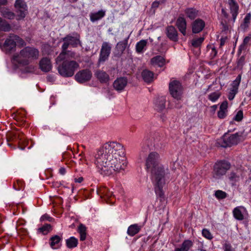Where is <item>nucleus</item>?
<instances>
[{
    "label": "nucleus",
    "instance_id": "f257e3e1",
    "mask_svg": "<svg viewBox=\"0 0 251 251\" xmlns=\"http://www.w3.org/2000/svg\"><path fill=\"white\" fill-rule=\"evenodd\" d=\"M95 164L103 176L113 175L124 170L127 163L124 146L116 142L104 144L95 155Z\"/></svg>",
    "mask_w": 251,
    "mask_h": 251
},
{
    "label": "nucleus",
    "instance_id": "f03ea898",
    "mask_svg": "<svg viewBox=\"0 0 251 251\" xmlns=\"http://www.w3.org/2000/svg\"><path fill=\"white\" fill-rule=\"evenodd\" d=\"M145 168L151 173L155 194L163 197V188L169 180V171L161 163L160 156L157 152L152 151L149 154L145 160Z\"/></svg>",
    "mask_w": 251,
    "mask_h": 251
},
{
    "label": "nucleus",
    "instance_id": "7ed1b4c3",
    "mask_svg": "<svg viewBox=\"0 0 251 251\" xmlns=\"http://www.w3.org/2000/svg\"><path fill=\"white\" fill-rule=\"evenodd\" d=\"M39 56V51L35 48L26 47L19 53L14 55L13 60L22 66H26L37 60Z\"/></svg>",
    "mask_w": 251,
    "mask_h": 251
},
{
    "label": "nucleus",
    "instance_id": "20e7f679",
    "mask_svg": "<svg viewBox=\"0 0 251 251\" xmlns=\"http://www.w3.org/2000/svg\"><path fill=\"white\" fill-rule=\"evenodd\" d=\"M66 56L62 59L57 61V57L55 59L57 65L58 73L63 77H69L74 75L75 72L79 68V64L75 60L66 59Z\"/></svg>",
    "mask_w": 251,
    "mask_h": 251
},
{
    "label": "nucleus",
    "instance_id": "39448f33",
    "mask_svg": "<svg viewBox=\"0 0 251 251\" xmlns=\"http://www.w3.org/2000/svg\"><path fill=\"white\" fill-rule=\"evenodd\" d=\"M62 40L64 43L61 47L62 51L57 56V61L61 60L64 55H66L67 49L70 45L73 48H76L79 45L81 46L80 35L77 33L68 34Z\"/></svg>",
    "mask_w": 251,
    "mask_h": 251
},
{
    "label": "nucleus",
    "instance_id": "423d86ee",
    "mask_svg": "<svg viewBox=\"0 0 251 251\" xmlns=\"http://www.w3.org/2000/svg\"><path fill=\"white\" fill-rule=\"evenodd\" d=\"M242 133H236L229 135L228 134H225L221 138L217 140V144L223 148L231 147L237 145L239 141Z\"/></svg>",
    "mask_w": 251,
    "mask_h": 251
},
{
    "label": "nucleus",
    "instance_id": "0eeeda50",
    "mask_svg": "<svg viewBox=\"0 0 251 251\" xmlns=\"http://www.w3.org/2000/svg\"><path fill=\"white\" fill-rule=\"evenodd\" d=\"M230 167V163L228 161L225 160L217 161L214 165L213 176L216 179L220 178L226 174Z\"/></svg>",
    "mask_w": 251,
    "mask_h": 251
},
{
    "label": "nucleus",
    "instance_id": "6e6552de",
    "mask_svg": "<svg viewBox=\"0 0 251 251\" xmlns=\"http://www.w3.org/2000/svg\"><path fill=\"white\" fill-rule=\"evenodd\" d=\"M169 88L170 94L174 98L177 100L181 99L183 94V87L179 81L171 80L169 83Z\"/></svg>",
    "mask_w": 251,
    "mask_h": 251
},
{
    "label": "nucleus",
    "instance_id": "1a4fd4ad",
    "mask_svg": "<svg viewBox=\"0 0 251 251\" xmlns=\"http://www.w3.org/2000/svg\"><path fill=\"white\" fill-rule=\"evenodd\" d=\"M15 7L17 13L16 19L18 21L24 19L27 13V5L25 2L23 0H16Z\"/></svg>",
    "mask_w": 251,
    "mask_h": 251
},
{
    "label": "nucleus",
    "instance_id": "9d476101",
    "mask_svg": "<svg viewBox=\"0 0 251 251\" xmlns=\"http://www.w3.org/2000/svg\"><path fill=\"white\" fill-rule=\"evenodd\" d=\"M111 45L109 43L106 42H103L98 60L99 64L104 62L108 59L111 53Z\"/></svg>",
    "mask_w": 251,
    "mask_h": 251
},
{
    "label": "nucleus",
    "instance_id": "9b49d317",
    "mask_svg": "<svg viewBox=\"0 0 251 251\" xmlns=\"http://www.w3.org/2000/svg\"><path fill=\"white\" fill-rule=\"evenodd\" d=\"M92 76V74L89 69H84L78 71L75 75V79L80 83L89 81Z\"/></svg>",
    "mask_w": 251,
    "mask_h": 251
},
{
    "label": "nucleus",
    "instance_id": "f8f14e48",
    "mask_svg": "<svg viewBox=\"0 0 251 251\" xmlns=\"http://www.w3.org/2000/svg\"><path fill=\"white\" fill-rule=\"evenodd\" d=\"M232 213L234 218L239 221H242L248 217V211L243 206L235 207L232 211Z\"/></svg>",
    "mask_w": 251,
    "mask_h": 251
},
{
    "label": "nucleus",
    "instance_id": "ddd939ff",
    "mask_svg": "<svg viewBox=\"0 0 251 251\" xmlns=\"http://www.w3.org/2000/svg\"><path fill=\"white\" fill-rule=\"evenodd\" d=\"M227 4L232 15V20L233 22H235L239 13V5L235 0H227Z\"/></svg>",
    "mask_w": 251,
    "mask_h": 251
},
{
    "label": "nucleus",
    "instance_id": "4468645a",
    "mask_svg": "<svg viewBox=\"0 0 251 251\" xmlns=\"http://www.w3.org/2000/svg\"><path fill=\"white\" fill-rule=\"evenodd\" d=\"M127 83V79L125 77L117 78L113 82L114 88L119 92H122Z\"/></svg>",
    "mask_w": 251,
    "mask_h": 251
},
{
    "label": "nucleus",
    "instance_id": "2eb2a0df",
    "mask_svg": "<svg viewBox=\"0 0 251 251\" xmlns=\"http://www.w3.org/2000/svg\"><path fill=\"white\" fill-rule=\"evenodd\" d=\"M166 33L170 40L174 42L178 40L177 31L174 26H168L166 28Z\"/></svg>",
    "mask_w": 251,
    "mask_h": 251
},
{
    "label": "nucleus",
    "instance_id": "dca6fc26",
    "mask_svg": "<svg viewBox=\"0 0 251 251\" xmlns=\"http://www.w3.org/2000/svg\"><path fill=\"white\" fill-rule=\"evenodd\" d=\"M176 26L183 35H186L187 23L186 19L183 17H178L176 21Z\"/></svg>",
    "mask_w": 251,
    "mask_h": 251
},
{
    "label": "nucleus",
    "instance_id": "f3484780",
    "mask_svg": "<svg viewBox=\"0 0 251 251\" xmlns=\"http://www.w3.org/2000/svg\"><path fill=\"white\" fill-rule=\"evenodd\" d=\"M192 31L194 33H198L202 30L205 26V22L201 19H197L192 25Z\"/></svg>",
    "mask_w": 251,
    "mask_h": 251
},
{
    "label": "nucleus",
    "instance_id": "a211bd4d",
    "mask_svg": "<svg viewBox=\"0 0 251 251\" xmlns=\"http://www.w3.org/2000/svg\"><path fill=\"white\" fill-rule=\"evenodd\" d=\"M251 45V34L246 36L242 43L239 46L237 51V54L241 55L243 51H245L247 48Z\"/></svg>",
    "mask_w": 251,
    "mask_h": 251
},
{
    "label": "nucleus",
    "instance_id": "6ab92c4d",
    "mask_svg": "<svg viewBox=\"0 0 251 251\" xmlns=\"http://www.w3.org/2000/svg\"><path fill=\"white\" fill-rule=\"evenodd\" d=\"M62 237L55 235L51 236L50 239V247L54 250L58 249L61 246Z\"/></svg>",
    "mask_w": 251,
    "mask_h": 251
},
{
    "label": "nucleus",
    "instance_id": "aec40b11",
    "mask_svg": "<svg viewBox=\"0 0 251 251\" xmlns=\"http://www.w3.org/2000/svg\"><path fill=\"white\" fill-rule=\"evenodd\" d=\"M12 34H10L9 35L8 38L5 40L3 45L4 48L8 52L15 50L16 46L15 39H13L14 38L11 37Z\"/></svg>",
    "mask_w": 251,
    "mask_h": 251
},
{
    "label": "nucleus",
    "instance_id": "412c9836",
    "mask_svg": "<svg viewBox=\"0 0 251 251\" xmlns=\"http://www.w3.org/2000/svg\"><path fill=\"white\" fill-rule=\"evenodd\" d=\"M184 14L187 18L190 20H194L199 16L200 12L194 7H187L184 10Z\"/></svg>",
    "mask_w": 251,
    "mask_h": 251
},
{
    "label": "nucleus",
    "instance_id": "4be33fe9",
    "mask_svg": "<svg viewBox=\"0 0 251 251\" xmlns=\"http://www.w3.org/2000/svg\"><path fill=\"white\" fill-rule=\"evenodd\" d=\"M40 68L44 72H48L51 69L50 61L47 57L43 58L39 63Z\"/></svg>",
    "mask_w": 251,
    "mask_h": 251
},
{
    "label": "nucleus",
    "instance_id": "5701e85b",
    "mask_svg": "<svg viewBox=\"0 0 251 251\" xmlns=\"http://www.w3.org/2000/svg\"><path fill=\"white\" fill-rule=\"evenodd\" d=\"M95 75L101 83H106L109 80V75L104 71L97 70L95 73Z\"/></svg>",
    "mask_w": 251,
    "mask_h": 251
},
{
    "label": "nucleus",
    "instance_id": "b1692460",
    "mask_svg": "<svg viewBox=\"0 0 251 251\" xmlns=\"http://www.w3.org/2000/svg\"><path fill=\"white\" fill-rule=\"evenodd\" d=\"M228 102L226 100L224 101L220 106V109L217 115L219 119H224L227 115Z\"/></svg>",
    "mask_w": 251,
    "mask_h": 251
},
{
    "label": "nucleus",
    "instance_id": "393cba45",
    "mask_svg": "<svg viewBox=\"0 0 251 251\" xmlns=\"http://www.w3.org/2000/svg\"><path fill=\"white\" fill-rule=\"evenodd\" d=\"M166 99L161 97L156 99L154 102L155 109L158 111H162L165 108Z\"/></svg>",
    "mask_w": 251,
    "mask_h": 251
},
{
    "label": "nucleus",
    "instance_id": "a878e982",
    "mask_svg": "<svg viewBox=\"0 0 251 251\" xmlns=\"http://www.w3.org/2000/svg\"><path fill=\"white\" fill-rule=\"evenodd\" d=\"M105 15V11L103 10H99L96 12H91L90 14V20L92 22L99 21L103 18Z\"/></svg>",
    "mask_w": 251,
    "mask_h": 251
},
{
    "label": "nucleus",
    "instance_id": "bb28decb",
    "mask_svg": "<svg viewBox=\"0 0 251 251\" xmlns=\"http://www.w3.org/2000/svg\"><path fill=\"white\" fill-rule=\"evenodd\" d=\"M23 134L19 132H12L8 134L7 142L12 141L17 142V141H23Z\"/></svg>",
    "mask_w": 251,
    "mask_h": 251
},
{
    "label": "nucleus",
    "instance_id": "cd10ccee",
    "mask_svg": "<svg viewBox=\"0 0 251 251\" xmlns=\"http://www.w3.org/2000/svg\"><path fill=\"white\" fill-rule=\"evenodd\" d=\"M98 193L101 198H104L105 200L109 199L113 196V192L110 191L109 189L105 187L100 188L98 191Z\"/></svg>",
    "mask_w": 251,
    "mask_h": 251
},
{
    "label": "nucleus",
    "instance_id": "c85d7f7f",
    "mask_svg": "<svg viewBox=\"0 0 251 251\" xmlns=\"http://www.w3.org/2000/svg\"><path fill=\"white\" fill-rule=\"evenodd\" d=\"M151 63L153 66L162 67L165 65V59L162 56L157 55L151 59Z\"/></svg>",
    "mask_w": 251,
    "mask_h": 251
},
{
    "label": "nucleus",
    "instance_id": "c756f323",
    "mask_svg": "<svg viewBox=\"0 0 251 251\" xmlns=\"http://www.w3.org/2000/svg\"><path fill=\"white\" fill-rule=\"evenodd\" d=\"M237 55L238 56V58H237L236 60V65L234 68V70H239L242 71L243 69V67L246 63V56L245 55H238L237 53Z\"/></svg>",
    "mask_w": 251,
    "mask_h": 251
},
{
    "label": "nucleus",
    "instance_id": "7c9ffc66",
    "mask_svg": "<svg viewBox=\"0 0 251 251\" xmlns=\"http://www.w3.org/2000/svg\"><path fill=\"white\" fill-rule=\"evenodd\" d=\"M154 73L148 70H144L142 72V77L147 83H151L154 78Z\"/></svg>",
    "mask_w": 251,
    "mask_h": 251
},
{
    "label": "nucleus",
    "instance_id": "2f4dec72",
    "mask_svg": "<svg viewBox=\"0 0 251 251\" xmlns=\"http://www.w3.org/2000/svg\"><path fill=\"white\" fill-rule=\"evenodd\" d=\"M193 243L191 240H185L182 243L180 248H176L174 251H189L193 246Z\"/></svg>",
    "mask_w": 251,
    "mask_h": 251
},
{
    "label": "nucleus",
    "instance_id": "473e14b6",
    "mask_svg": "<svg viewBox=\"0 0 251 251\" xmlns=\"http://www.w3.org/2000/svg\"><path fill=\"white\" fill-rule=\"evenodd\" d=\"M140 229L137 224L132 225L128 227L127 233L130 236H133L140 231Z\"/></svg>",
    "mask_w": 251,
    "mask_h": 251
},
{
    "label": "nucleus",
    "instance_id": "72a5a7b5",
    "mask_svg": "<svg viewBox=\"0 0 251 251\" xmlns=\"http://www.w3.org/2000/svg\"><path fill=\"white\" fill-rule=\"evenodd\" d=\"M66 244L68 248H75L78 245V240L75 237L72 236L66 240Z\"/></svg>",
    "mask_w": 251,
    "mask_h": 251
},
{
    "label": "nucleus",
    "instance_id": "f704fd0d",
    "mask_svg": "<svg viewBox=\"0 0 251 251\" xmlns=\"http://www.w3.org/2000/svg\"><path fill=\"white\" fill-rule=\"evenodd\" d=\"M147 45V41L146 40H141L137 42L136 45V51L137 53H142L145 50V48Z\"/></svg>",
    "mask_w": 251,
    "mask_h": 251
},
{
    "label": "nucleus",
    "instance_id": "c9c22d12",
    "mask_svg": "<svg viewBox=\"0 0 251 251\" xmlns=\"http://www.w3.org/2000/svg\"><path fill=\"white\" fill-rule=\"evenodd\" d=\"M80 234V240L84 241L86 238V227L83 224H80L77 230Z\"/></svg>",
    "mask_w": 251,
    "mask_h": 251
},
{
    "label": "nucleus",
    "instance_id": "e433bc0d",
    "mask_svg": "<svg viewBox=\"0 0 251 251\" xmlns=\"http://www.w3.org/2000/svg\"><path fill=\"white\" fill-rule=\"evenodd\" d=\"M2 16L8 19H13L15 17V14L8 9H3L1 11Z\"/></svg>",
    "mask_w": 251,
    "mask_h": 251
},
{
    "label": "nucleus",
    "instance_id": "4c0bfd02",
    "mask_svg": "<svg viewBox=\"0 0 251 251\" xmlns=\"http://www.w3.org/2000/svg\"><path fill=\"white\" fill-rule=\"evenodd\" d=\"M11 28L10 25L8 24L6 21L3 20L0 17V30L5 32H8L11 30Z\"/></svg>",
    "mask_w": 251,
    "mask_h": 251
},
{
    "label": "nucleus",
    "instance_id": "58836bf2",
    "mask_svg": "<svg viewBox=\"0 0 251 251\" xmlns=\"http://www.w3.org/2000/svg\"><path fill=\"white\" fill-rule=\"evenodd\" d=\"M251 14L248 13L246 14V15L245 16V17L244 19L243 23L241 25V28L244 30L247 29L249 26V25L251 23Z\"/></svg>",
    "mask_w": 251,
    "mask_h": 251
},
{
    "label": "nucleus",
    "instance_id": "ea45409f",
    "mask_svg": "<svg viewBox=\"0 0 251 251\" xmlns=\"http://www.w3.org/2000/svg\"><path fill=\"white\" fill-rule=\"evenodd\" d=\"M128 39V38L124 40L123 41H120L117 43L116 48L118 50L122 52L125 50L127 44Z\"/></svg>",
    "mask_w": 251,
    "mask_h": 251
},
{
    "label": "nucleus",
    "instance_id": "a19ab883",
    "mask_svg": "<svg viewBox=\"0 0 251 251\" xmlns=\"http://www.w3.org/2000/svg\"><path fill=\"white\" fill-rule=\"evenodd\" d=\"M221 96V92L219 91H215L210 94L208 96V99L212 102L216 101Z\"/></svg>",
    "mask_w": 251,
    "mask_h": 251
},
{
    "label": "nucleus",
    "instance_id": "79ce46f5",
    "mask_svg": "<svg viewBox=\"0 0 251 251\" xmlns=\"http://www.w3.org/2000/svg\"><path fill=\"white\" fill-rule=\"evenodd\" d=\"M242 75L239 74L238 75L236 79L233 81L231 83V89H235L238 91L239 86L240 85Z\"/></svg>",
    "mask_w": 251,
    "mask_h": 251
},
{
    "label": "nucleus",
    "instance_id": "37998d69",
    "mask_svg": "<svg viewBox=\"0 0 251 251\" xmlns=\"http://www.w3.org/2000/svg\"><path fill=\"white\" fill-rule=\"evenodd\" d=\"M51 226L50 224H46L38 228V231L44 235L47 234L51 230Z\"/></svg>",
    "mask_w": 251,
    "mask_h": 251
},
{
    "label": "nucleus",
    "instance_id": "c03bdc74",
    "mask_svg": "<svg viewBox=\"0 0 251 251\" xmlns=\"http://www.w3.org/2000/svg\"><path fill=\"white\" fill-rule=\"evenodd\" d=\"M215 196L219 200L224 199L227 197V194L222 190H217L215 192Z\"/></svg>",
    "mask_w": 251,
    "mask_h": 251
},
{
    "label": "nucleus",
    "instance_id": "a18cd8bd",
    "mask_svg": "<svg viewBox=\"0 0 251 251\" xmlns=\"http://www.w3.org/2000/svg\"><path fill=\"white\" fill-rule=\"evenodd\" d=\"M203 37H200L192 41V45L196 48L200 47L204 41Z\"/></svg>",
    "mask_w": 251,
    "mask_h": 251
},
{
    "label": "nucleus",
    "instance_id": "49530a36",
    "mask_svg": "<svg viewBox=\"0 0 251 251\" xmlns=\"http://www.w3.org/2000/svg\"><path fill=\"white\" fill-rule=\"evenodd\" d=\"M11 37L14 38L13 39H15L16 43H18L21 47H23L25 45V41L18 35L12 34Z\"/></svg>",
    "mask_w": 251,
    "mask_h": 251
},
{
    "label": "nucleus",
    "instance_id": "de8ad7c7",
    "mask_svg": "<svg viewBox=\"0 0 251 251\" xmlns=\"http://www.w3.org/2000/svg\"><path fill=\"white\" fill-rule=\"evenodd\" d=\"M223 249L224 251H236L235 249L233 248L231 244L227 241H226L223 244Z\"/></svg>",
    "mask_w": 251,
    "mask_h": 251
},
{
    "label": "nucleus",
    "instance_id": "09e8293b",
    "mask_svg": "<svg viewBox=\"0 0 251 251\" xmlns=\"http://www.w3.org/2000/svg\"><path fill=\"white\" fill-rule=\"evenodd\" d=\"M202 235L204 237L208 240H211L213 238V236L210 231L206 228L202 229Z\"/></svg>",
    "mask_w": 251,
    "mask_h": 251
},
{
    "label": "nucleus",
    "instance_id": "8fccbe9b",
    "mask_svg": "<svg viewBox=\"0 0 251 251\" xmlns=\"http://www.w3.org/2000/svg\"><path fill=\"white\" fill-rule=\"evenodd\" d=\"M238 91L233 89H230L227 97L229 100H232L234 99L235 95L238 93Z\"/></svg>",
    "mask_w": 251,
    "mask_h": 251
},
{
    "label": "nucleus",
    "instance_id": "3c124183",
    "mask_svg": "<svg viewBox=\"0 0 251 251\" xmlns=\"http://www.w3.org/2000/svg\"><path fill=\"white\" fill-rule=\"evenodd\" d=\"M243 118V112L242 110H239L237 112V114L234 118V120L237 122L242 121Z\"/></svg>",
    "mask_w": 251,
    "mask_h": 251
},
{
    "label": "nucleus",
    "instance_id": "603ef678",
    "mask_svg": "<svg viewBox=\"0 0 251 251\" xmlns=\"http://www.w3.org/2000/svg\"><path fill=\"white\" fill-rule=\"evenodd\" d=\"M238 178V176L233 172H231L229 175V179L230 181L235 182Z\"/></svg>",
    "mask_w": 251,
    "mask_h": 251
},
{
    "label": "nucleus",
    "instance_id": "864d4df0",
    "mask_svg": "<svg viewBox=\"0 0 251 251\" xmlns=\"http://www.w3.org/2000/svg\"><path fill=\"white\" fill-rule=\"evenodd\" d=\"M43 51L46 53L49 54L51 51V48L49 45H46L44 46Z\"/></svg>",
    "mask_w": 251,
    "mask_h": 251
},
{
    "label": "nucleus",
    "instance_id": "5fc2aeb1",
    "mask_svg": "<svg viewBox=\"0 0 251 251\" xmlns=\"http://www.w3.org/2000/svg\"><path fill=\"white\" fill-rule=\"evenodd\" d=\"M217 54V51L216 50V48L214 47H212L211 48V52H210V57L211 58H214Z\"/></svg>",
    "mask_w": 251,
    "mask_h": 251
},
{
    "label": "nucleus",
    "instance_id": "6e6d98bb",
    "mask_svg": "<svg viewBox=\"0 0 251 251\" xmlns=\"http://www.w3.org/2000/svg\"><path fill=\"white\" fill-rule=\"evenodd\" d=\"M35 71L34 67L32 65H30L26 67L25 69V72L26 73H32Z\"/></svg>",
    "mask_w": 251,
    "mask_h": 251
},
{
    "label": "nucleus",
    "instance_id": "4d7b16f0",
    "mask_svg": "<svg viewBox=\"0 0 251 251\" xmlns=\"http://www.w3.org/2000/svg\"><path fill=\"white\" fill-rule=\"evenodd\" d=\"M52 218L49 216L48 214H45L41 217V221L47 220L50 222L52 221Z\"/></svg>",
    "mask_w": 251,
    "mask_h": 251
},
{
    "label": "nucleus",
    "instance_id": "13d9d810",
    "mask_svg": "<svg viewBox=\"0 0 251 251\" xmlns=\"http://www.w3.org/2000/svg\"><path fill=\"white\" fill-rule=\"evenodd\" d=\"M66 55H69L71 58H75V53L74 51H72L70 50H67V54Z\"/></svg>",
    "mask_w": 251,
    "mask_h": 251
},
{
    "label": "nucleus",
    "instance_id": "bf43d9fd",
    "mask_svg": "<svg viewBox=\"0 0 251 251\" xmlns=\"http://www.w3.org/2000/svg\"><path fill=\"white\" fill-rule=\"evenodd\" d=\"M66 169L64 167H61L59 170V173L61 175H64L66 174Z\"/></svg>",
    "mask_w": 251,
    "mask_h": 251
},
{
    "label": "nucleus",
    "instance_id": "052dcab7",
    "mask_svg": "<svg viewBox=\"0 0 251 251\" xmlns=\"http://www.w3.org/2000/svg\"><path fill=\"white\" fill-rule=\"evenodd\" d=\"M222 14L225 18H227L228 17V14L224 8L222 9Z\"/></svg>",
    "mask_w": 251,
    "mask_h": 251
},
{
    "label": "nucleus",
    "instance_id": "680f3d73",
    "mask_svg": "<svg viewBox=\"0 0 251 251\" xmlns=\"http://www.w3.org/2000/svg\"><path fill=\"white\" fill-rule=\"evenodd\" d=\"M83 178L82 177H79L77 178H75V182H78V183H81L83 181Z\"/></svg>",
    "mask_w": 251,
    "mask_h": 251
},
{
    "label": "nucleus",
    "instance_id": "e2e57ef3",
    "mask_svg": "<svg viewBox=\"0 0 251 251\" xmlns=\"http://www.w3.org/2000/svg\"><path fill=\"white\" fill-rule=\"evenodd\" d=\"M226 40L224 38H221L220 39V46L222 47L224 46L225 44Z\"/></svg>",
    "mask_w": 251,
    "mask_h": 251
},
{
    "label": "nucleus",
    "instance_id": "0e129e2a",
    "mask_svg": "<svg viewBox=\"0 0 251 251\" xmlns=\"http://www.w3.org/2000/svg\"><path fill=\"white\" fill-rule=\"evenodd\" d=\"M152 5L154 7H157L158 6V5H159V2H158V1H154L152 3Z\"/></svg>",
    "mask_w": 251,
    "mask_h": 251
},
{
    "label": "nucleus",
    "instance_id": "69168bd1",
    "mask_svg": "<svg viewBox=\"0 0 251 251\" xmlns=\"http://www.w3.org/2000/svg\"><path fill=\"white\" fill-rule=\"evenodd\" d=\"M7 3V0H0V5H4Z\"/></svg>",
    "mask_w": 251,
    "mask_h": 251
},
{
    "label": "nucleus",
    "instance_id": "338daca9",
    "mask_svg": "<svg viewBox=\"0 0 251 251\" xmlns=\"http://www.w3.org/2000/svg\"><path fill=\"white\" fill-rule=\"evenodd\" d=\"M20 126H23L25 124V121L24 120H22L21 122H19V124Z\"/></svg>",
    "mask_w": 251,
    "mask_h": 251
},
{
    "label": "nucleus",
    "instance_id": "774afa93",
    "mask_svg": "<svg viewBox=\"0 0 251 251\" xmlns=\"http://www.w3.org/2000/svg\"><path fill=\"white\" fill-rule=\"evenodd\" d=\"M215 83H216V81L213 82L212 84L209 85L207 90H212L211 88H212V85L214 84Z\"/></svg>",
    "mask_w": 251,
    "mask_h": 251
}]
</instances>
